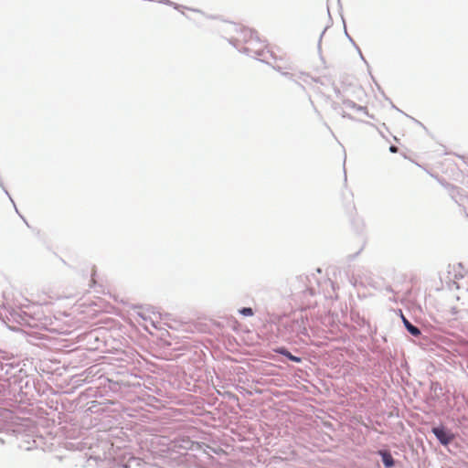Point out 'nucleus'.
<instances>
[{"label":"nucleus","instance_id":"nucleus-1","mask_svg":"<svg viewBox=\"0 0 468 468\" xmlns=\"http://www.w3.org/2000/svg\"><path fill=\"white\" fill-rule=\"evenodd\" d=\"M246 40L245 50L248 53L256 55L261 60L272 64L275 68L289 69L286 61V54L279 48L270 47L265 40L260 38L258 34L250 29L243 30Z\"/></svg>","mask_w":468,"mask_h":468},{"label":"nucleus","instance_id":"nucleus-2","mask_svg":"<svg viewBox=\"0 0 468 468\" xmlns=\"http://www.w3.org/2000/svg\"><path fill=\"white\" fill-rule=\"evenodd\" d=\"M432 432L443 445L449 444L453 440V435L447 432L443 428L435 427L432 429Z\"/></svg>","mask_w":468,"mask_h":468},{"label":"nucleus","instance_id":"nucleus-7","mask_svg":"<svg viewBox=\"0 0 468 468\" xmlns=\"http://www.w3.org/2000/svg\"><path fill=\"white\" fill-rule=\"evenodd\" d=\"M390 151H391V152H396V151H397V147H395V146H391V147H390Z\"/></svg>","mask_w":468,"mask_h":468},{"label":"nucleus","instance_id":"nucleus-6","mask_svg":"<svg viewBox=\"0 0 468 468\" xmlns=\"http://www.w3.org/2000/svg\"><path fill=\"white\" fill-rule=\"evenodd\" d=\"M240 313L243 314V315H246V316H251L253 315V311L251 308L250 307H245L243 309L240 310Z\"/></svg>","mask_w":468,"mask_h":468},{"label":"nucleus","instance_id":"nucleus-4","mask_svg":"<svg viewBox=\"0 0 468 468\" xmlns=\"http://www.w3.org/2000/svg\"><path fill=\"white\" fill-rule=\"evenodd\" d=\"M278 353L285 356L286 357H288L291 361H293V362H296V363H300L302 361L301 357H298V356H295L293 355H292L287 349L285 348H280L277 350Z\"/></svg>","mask_w":468,"mask_h":468},{"label":"nucleus","instance_id":"nucleus-3","mask_svg":"<svg viewBox=\"0 0 468 468\" xmlns=\"http://www.w3.org/2000/svg\"><path fill=\"white\" fill-rule=\"evenodd\" d=\"M401 318H402V321H403V324L405 325V327L407 328V330L414 336H419L420 335V331L418 327L414 326L413 324H411L408 319H406V317L402 314L401 315Z\"/></svg>","mask_w":468,"mask_h":468},{"label":"nucleus","instance_id":"nucleus-5","mask_svg":"<svg viewBox=\"0 0 468 468\" xmlns=\"http://www.w3.org/2000/svg\"><path fill=\"white\" fill-rule=\"evenodd\" d=\"M382 460H383L384 465L388 468L392 467L394 465V460H393L391 454L388 452L382 453Z\"/></svg>","mask_w":468,"mask_h":468}]
</instances>
